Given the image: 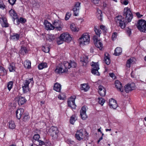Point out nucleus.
Masks as SVG:
<instances>
[{
  "label": "nucleus",
  "instance_id": "f257e3e1",
  "mask_svg": "<svg viewBox=\"0 0 146 146\" xmlns=\"http://www.w3.org/2000/svg\"><path fill=\"white\" fill-rule=\"evenodd\" d=\"M90 36L88 33L82 34L79 39V44L81 46H84L88 44L90 41Z\"/></svg>",
  "mask_w": 146,
  "mask_h": 146
},
{
  "label": "nucleus",
  "instance_id": "f03ea898",
  "mask_svg": "<svg viewBox=\"0 0 146 146\" xmlns=\"http://www.w3.org/2000/svg\"><path fill=\"white\" fill-rule=\"evenodd\" d=\"M115 21L117 25H119V27L122 29L124 28L125 27V19L121 16L119 15L115 18Z\"/></svg>",
  "mask_w": 146,
  "mask_h": 146
},
{
  "label": "nucleus",
  "instance_id": "7ed1b4c3",
  "mask_svg": "<svg viewBox=\"0 0 146 146\" xmlns=\"http://www.w3.org/2000/svg\"><path fill=\"white\" fill-rule=\"evenodd\" d=\"M137 27L141 32L145 33L146 31V21L143 19L139 20L137 25Z\"/></svg>",
  "mask_w": 146,
  "mask_h": 146
},
{
  "label": "nucleus",
  "instance_id": "20e7f679",
  "mask_svg": "<svg viewBox=\"0 0 146 146\" xmlns=\"http://www.w3.org/2000/svg\"><path fill=\"white\" fill-rule=\"evenodd\" d=\"M30 83L31 84L33 83L32 78L28 80H26L24 82L22 86L23 90L24 93H26L29 92V85Z\"/></svg>",
  "mask_w": 146,
  "mask_h": 146
},
{
  "label": "nucleus",
  "instance_id": "39448f33",
  "mask_svg": "<svg viewBox=\"0 0 146 146\" xmlns=\"http://www.w3.org/2000/svg\"><path fill=\"white\" fill-rule=\"evenodd\" d=\"M123 15L125 16V19L127 20L128 22H130L133 18L132 13L130 9L128 7H125L124 9Z\"/></svg>",
  "mask_w": 146,
  "mask_h": 146
},
{
  "label": "nucleus",
  "instance_id": "423d86ee",
  "mask_svg": "<svg viewBox=\"0 0 146 146\" xmlns=\"http://www.w3.org/2000/svg\"><path fill=\"white\" fill-rule=\"evenodd\" d=\"M54 29L56 28L57 30L60 31L63 28V24L60 20L56 19L52 22Z\"/></svg>",
  "mask_w": 146,
  "mask_h": 146
},
{
  "label": "nucleus",
  "instance_id": "0eeeda50",
  "mask_svg": "<svg viewBox=\"0 0 146 146\" xmlns=\"http://www.w3.org/2000/svg\"><path fill=\"white\" fill-rule=\"evenodd\" d=\"M64 62L60 66H58L55 70V72L57 74H59L62 73L66 72H68L67 68L66 66H65Z\"/></svg>",
  "mask_w": 146,
  "mask_h": 146
},
{
  "label": "nucleus",
  "instance_id": "6e6552de",
  "mask_svg": "<svg viewBox=\"0 0 146 146\" xmlns=\"http://www.w3.org/2000/svg\"><path fill=\"white\" fill-rule=\"evenodd\" d=\"M91 65L92 67V73L94 74L99 75V73L98 72V70L99 69V67L98 62H92L91 63Z\"/></svg>",
  "mask_w": 146,
  "mask_h": 146
},
{
  "label": "nucleus",
  "instance_id": "1a4fd4ad",
  "mask_svg": "<svg viewBox=\"0 0 146 146\" xmlns=\"http://www.w3.org/2000/svg\"><path fill=\"white\" fill-rule=\"evenodd\" d=\"M75 96H71L68 101V106L73 109H75L76 107V105L75 103Z\"/></svg>",
  "mask_w": 146,
  "mask_h": 146
},
{
  "label": "nucleus",
  "instance_id": "9d476101",
  "mask_svg": "<svg viewBox=\"0 0 146 146\" xmlns=\"http://www.w3.org/2000/svg\"><path fill=\"white\" fill-rule=\"evenodd\" d=\"M60 38L64 41L69 42L72 40V37L69 34L67 33H64L60 36Z\"/></svg>",
  "mask_w": 146,
  "mask_h": 146
},
{
  "label": "nucleus",
  "instance_id": "9b49d317",
  "mask_svg": "<svg viewBox=\"0 0 146 146\" xmlns=\"http://www.w3.org/2000/svg\"><path fill=\"white\" fill-rule=\"evenodd\" d=\"M80 7V3L77 2L75 3L73 9L74 15L76 16H78Z\"/></svg>",
  "mask_w": 146,
  "mask_h": 146
},
{
  "label": "nucleus",
  "instance_id": "f8f14e48",
  "mask_svg": "<svg viewBox=\"0 0 146 146\" xmlns=\"http://www.w3.org/2000/svg\"><path fill=\"white\" fill-rule=\"evenodd\" d=\"M58 133L57 128L56 127H52L49 130V134L54 138L57 137Z\"/></svg>",
  "mask_w": 146,
  "mask_h": 146
},
{
  "label": "nucleus",
  "instance_id": "ddd939ff",
  "mask_svg": "<svg viewBox=\"0 0 146 146\" xmlns=\"http://www.w3.org/2000/svg\"><path fill=\"white\" fill-rule=\"evenodd\" d=\"M86 109L87 107L85 106H84L80 111V115L83 120H85L87 118V115L86 113Z\"/></svg>",
  "mask_w": 146,
  "mask_h": 146
},
{
  "label": "nucleus",
  "instance_id": "4468645a",
  "mask_svg": "<svg viewBox=\"0 0 146 146\" xmlns=\"http://www.w3.org/2000/svg\"><path fill=\"white\" fill-rule=\"evenodd\" d=\"M135 85L134 83L128 84L125 86V90L127 93L135 89Z\"/></svg>",
  "mask_w": 146,
  "mask_h": 146
},
{
  "label": "nucleus",
  "instance_id": "2eb2a0df",
  "mask_svg": "<svg viewBox=\"0 0 146 146\" xmlns=\"http://www.w3.org/2000/svg\"><path fill=\"white\" fill-rule=\"evenodd\" d=\"M40 137L38 134H35L33 137L32 141L33 143L36 141H37L39 143V145H42L44 144V143L42 141L39 139Z\"/></svg>",
  "mask_w": 146,
  "mask_h": 146
},
{
  "label": "nucleus",
  "instance_id": "dca6fc26",
  "mask_svg": "<svg viewBox=\"0 0 146 146\" xmlns=\"http://www.w3.org/2000/svg\"><path fill=\"white\" fill-rule=\"evenodd\" d=\"M84 133H86V132H84L83 133L82 129H80L79 130H78L76 134V138L78 140H80L83 139L84 137L83 134Z\"/></svg>",
  "mask_w": 146,
  "mask_h": 146
},
{
  "label": "nucleus",
  "instance_id": "f3484780",
  "mask_svg": "<svg viewBox=\"0 0 146 146\" xmlns=\"http://www.w3.org/2000/svg\"><path fill=\"white\" fill-rule=\"evenodd\" d=\"M109 105L111 108L116 109L118 107V105L115 100L111 98L109 100Z\"/></svg>",
  "mask_w": 146,
  "mask_h": 146
},
{
  "label": "nucleus",
  "instance_id": "a211bd4d",
  "mask_svg": "<svg viewBox=\"0 0 146 146\" xmlns=\"http://www.w3.org/2000/svg\"><path fill=\"white\" fill-rule=\"evenodd\" d=\"M65 66H66L67 68V70L70 68H75L76 66V64L75 62L74 61H70L69 62H64Z\"/></svg>",
  "mask_w": 146,
  "mask_h": 146
},
{
  "label": "nucleus",
  "instance_id": "6ab92c4d",
  "mask_svg": "<svg viewBox=\"0 0 146 146\" xmlns=\"http://www.w3.org/2000/svg\"><path fill=\"white\" fill-rule=\"evenodd\" d=\"M0 23L2 27H9V24L7 22V19L4 17H2L0 18Z\"/></svg>",
  "mask_w": 146,
  "mask_h": 146
},
{
  "label": "nucleus",
  "instance_id": "aec40b11",
  "mask_svg": "<svg viewBox=\"0 0 146 146\" xmlns=\"http://www.w3.org/2000/svg\"><path fill=\"white\" fill-rule=\"evenodd\" d=\"M44 25L46 29L47 30H52L54 29L53 25L49 22L47 20L44 21Z\"/></svg>",
  "mask_w": 146,
  "mask_h": 146
},
{
  "label": "nucleus",
  "instance_id": "412c9836",
  "mask_svg": "<svg viewBox=\"0 0 146 146\" xmlns=\"http://www.w3.org/2000/svg\"><path fill=\"white\" fill-rule=\"evenodd\" d=\"M24 109L22 108L18 109L16 112V116L17 119H19L23 114Z\"/></svg>",
  "mask_w": 146,
  "mask_h": 146
},
{
  "label": "nucleus",
  "instance_id": "4be33fe9",
  "mask_svg": "<svg viewBox=\"0 0 146 146\" xmlns=\"http://www.w3.org/2000/svg\"><path fill=\"white\" fill-rule=\"evenodd\" d=\"M115 84L116 87L118 90L121 92L123 91V89L122 87V84L118 80L116 81Z\"/></svg>",
  "mask_w": 146,
  "mask_h": 146
},
{
  "label": "nucleus",
  "instance_id": "5701e85b",
  "mask_svg": "<svg viewBox=\"0 0 146 146\" xmlns=\"http://www.w3.org/2000/svg\"><path fill=\"white\" fill-rule=\"evenodd\" d=\"M98 92L100 95L102 96H105L106 92V90L103 86H99L98 87Z\"/></svg>",
  "mask_w": 146,
  "mask_h": 146
},
{
  "label": "nucleus",
  "instance_id": "b1692460",
  "mask_svg": "<svg viewBox=\"0 0 146 146\" xmlns=\"http://www.w3.org/2000/svg\"><path fill=\"white\" fill-rule=\"evenodd\" d=\"M80 61L83 62V66H85L88 61V58L87 55H84L80 58Z\"/></svg>",
  "mask_w": 146,
  "mask_h": 146
},
{
  "label": "nucleus",
  "instance_id": "393cba45",
  "mask_svg": "<svg viewBox=\"0 0 146 146\" xmlns=\"http://www.w3.org/2000/svg\"><path fill=\"white\" fill-rule=\"evenodd\" d=\"M27 101V100L24 97L20 96L18 97V102L19 105L24 104Z\"/></svg>",
  "mask_w": 146,
  "mask_h": 146
},
{
  "label": "nucleus",
  "instance_id": "a878e982",
  "mask_svg": "<svg viewBox=\"0 0 146 146\" xmlns=\"http://www.w3.org/2000/svg\"><path fill=\"white\" fill-rule=\"evenodd\" d=\"M104 60L105 63L107 65H109L110 63V57L108 54L107 53H105Z\"/></svg>",
  "mask_w": 146,
  "mask_h": 146
},
{
  "label": "nucleus",
  "instance_id": "bb28decb",
  "mask_svg": "<svg viewBox=\"0 0 146 146\" xmlns=\"http://www.w3.org/2000/svg\"><path fill=\"white\" fill-rule=\"evenodd\" d=\"M20 35L17 33H14L11 35L10 39L14 41H17L19 40Z\"/></svg>",
  "mask_w": 146,
  "mask_h": 146
},
{
  "label": "nucleus",
  "instance_id": "cd10ccee",
  "mask_svg": "<svg viewBox=\"0 0 146 146\" xmlns=\"http://www.w3.org/2000/svg\"><path fill=\"white\" fill-rule=\"evenodd\" d=\"M70 28L72 31L77 32L79 31V28L76 27L74 23H72L70 25Z\"/></svg>",
  "mask_w": 146,
  "mask_h": 146
},
{
  "label": "nucleus",
  "instance_id": "c85d7f7f",
  "mask_svg": "<svg viewBox=\"0 0 146 146\" xmlns=\"http://www.w3.org/2000/svg\"><path fill=\"white\" fill-rule=\"evenodd\" d=\"M9 13L10 16L14 19L17 18V14L14 10H10L9 12Z\"/></svg>",
  "mask_w": 146,
  "mask_h": 146
},
{
  "label": "nucleus",
  "instance_id": "c756f323",
  "mask_svg": "<svg viewBox=\"0 0 146 146\" xmlns=\"http://www.w3.org/2000/svg\"><path fill=\"white\" fill-rule=\"evenodd\" d=\"M90 88L88 85L86 84H84L81 85L80 89L85 92L87 91Z\"/></svg>",
  "mask_w": 146,
  "mask_h": 146
},
{
  "label": "nucleus",
  "instance_id": "7c9ffc66",
  "mask_svg": "<svg viewBox=\"0 0 146 146\" xmlns=\"http://www.w3.org/2000/svg\"><path fill=\"white\" fill-rule=\"evenodd\" d=\"M54 89L56 92H60L61 90V85L58 83H56L54 85Z\"/></svg>",
  "mask_w": 146,
  "mask_h": 146
},
{
  "label": "nucleus",
  "instance_id": "2f4dec72",
  "mask_svg": "<svg viewBox=\"0 0 146 146\" xmlns=\"http://www.w3.org/2000/svg\"><path fill=\"white\" fill-rule=\"evenodd\" d=\"M95 44V46L99 48L100 50H101L103 48L102 43L98 40H96Z\"/></svg>",
  "mask_w": 146,
  "mask_h": 146
},
{
  "label": "nucleus",
  "instance_id": "473e14b6",
  "mask_svg": "<svg viewBox=\"0 0 146 146\" xmlns=\"http://www.w3.org/2000/svg\"><path fill=\"white\" fill-rule=\"evenodd\" d=\"M31 62L30 61L27 60L24 62V65L25 68L29 69L31 68Z\"/></svg>",
  "mask_w": 146,
  "mask_h": 146
},
{
  "label": "nucleus",
  "instance_id": "72a5a7b5",
  "mask_svg": "<svg viewBox=\"0 0 146 146\" xmlns=\"http://www.w3.org/2000/svg\"><path fill=\"white\" fill-rule=\"evenodd\" d=\"M7 71L4 68L0 66V76H3L6 75Z\"/></svg>",
  "mask_w": 146,
  "mask_h": 146
},
{
  "label": "nucleus",
  "instance_id": "f704fd0d",
  "mask_svg": "<svg viewBox=\"0 0 146 146\" xmlns=\"http://www.w3.org/2000/svg\"><path fill=\"white\" fill-rule=\"evenodd\" d=\"M96 14L98 18L101 21L102 20V11L100 10L97 9Z\"/></svg>",
  "mask_w": 146,
  "mask_h": 146
},
{
  "label": "nucleus",
  "instance_id": "c9c22d12",
  "mask_svg": "<svg viewBox=\"0 0 146 146\" xmlns=\"http://www.w3.org/2000/svg\"><path fill=\"white\" fill-rule=\"evenodd\" d=\"M47 67V64L45 62H42L38 66V68L39 70H42L44 68H46Z\"/></svg>",
  "mask_w": 146,
  "mask_h": 146
},
{
  "label": "nucleus",
  "instance_id": "e433bc0d",
  "mask_svg": "<svg viewBox=\"0 0 146 146\" xmlns=\"http://www.w3.org/2000/svg\"><path fill=\"white\" fill-rule=\"evenodd\" d=\"M134 60L133 58H131L127 60L126 64V66L127 67L129 68L130 67L131 64L134 62Z\"/></svg>",
  "mask_w": 146,
  "mask_h": 146
},
{
  "label": "nucleus",
  "instance_id": "4c0bfd02",
  "mask_svg": "<svg viewBox=\"0 0 146 146\" xmlns=\"http://www.w3.org/2000/svg\"><path fill=\"white\" fill-rule=\"evenodd\" d=\"M9 128L11 129H13L15 128L16 127L15 122L13 121H11L9 122Z\"/></svg>",
  "mask_w": 146,
  "mask_h": 146
},
{
  "label": "nucleus",
  "instance_id": "58836bf2",
  "mask_svg": "<svg viewBox=\"0 0 146 146\" xmlns=\"http://www.w3.org/2000/svg\"><path fill=\"white\" fill-rule=\"evenodd\" d=\"M122 51V49L121 48L117 47L115 50L114 54L116 56L119 55L121 53Z\"/></svg>",
  "mask_w": 146,
  "mask_h": 146
},
{
  "label": "nucleus",
  "instance_id": "ea45409f",
  "mask_svg": "<svg viewBox=\"0 0 146 146\" xmlns=\"http://www.w3.org/2000/svg\"><path fill=\"white\" fill-rule=\"evenodd\" d=\"M15 63L14 62H12L10 64L9 69L10 72H12L15 71Z\"/></svg>",
  "mask_w": 146,
  "mask_h": 146
},
{
  "label": "nucleus",
  "instance_id": "a19ab883",
  "mask_svg": "<svg viewBox=\"0 0 146 146\" xmlns=\"http://www.w3.org/2000/svg\"><path fill=\"white\" fill-rule=\"evenodd\" d=\"M77 119V118L75 115H73L70 118V122L72 124H73L75 121Z\"/></svg>",
  "mask_w": 146,
  "mask_h": 146
},
{
  "label": "nucleus",
  "instance_id": "79ce46f5",
  "mask_svg": "<svg viewBox=\"0 0 146 146\" xmlns=\"http://www.w3.org/2000/svg\"><path fill=\"white\" fill-rule=\"evenodd\" d=\"M42 49L43 52L46 53H48L50 50L49 46L47 45H45L42 47Z\"/></svg>",
  "mask_w": 146,
  "mask_h": 146
},
{
  "label": "nucleus",
  "instance_id": "37998d69",
  "mask_svg": "<svg viewBox=\"0 0 146 146\" xmlns=\"http://www.w3.org/2000/svg\"><path fill=\"white\" fill-rule=\"evenodd\" d=\"M20 52L22 54H24L28 52V51L26 48L24 46L21 47V49L20 50Z\"/></svg>",
  "mask_w": 146,
  "mask_h": 146
},
{
  "label": "nucleus",
  "instance_id": "c03bdc74",
  "mask_svg": "<svg viewBox=\"0 0 146 146\" xmlns=\"http://www.w3.org/2000/svg\"><path fill=\"white\" fill-rule=\"evenodd\" d=\"M13 82L11 81L8 82L7 84V88L9 91H10L12 88L13 86Z\"/></svg>",
  "mask_w": 146,
  "mask_h": 146
},
{
  "label": "nucleus",
  "instance_id": "a18cd8bd",
  "mask_svg": "<svg viewBox=\"0 0 146 146\" xmlns=\"http://www.w3.org/2000/svg\"><path fill=\"white\" fill-rule=\"evenodd\" d=\"M98 102L102 106H103L105 102V100L102 98H98Z\"/></svg>",
  "mask_w": 146,
  "mask_h": 146
},
{
  "label": "nucleus",
  "instance_id": "49530a36",
  "mask_svg": "<svg viewBox=\"0 0 146 146\" xmlns=\"http://www.w3.org/2000/svg\"><path fill=\"white\" fill-rule=\"evenodd\" d=\"M94 31L96 34L98 36H100V34L101 33V31L96 27H94Z\"/></svg>",
  "mask_w": 146,
  "mask_h": 146
},
{
  "label": "nucleus",
  "instance_id": "de8ad7c7",
  "mask_svg": "<svg viewBox=\"0 0 146 146\" xmlns=\"http://www.w3.org/2000/svg\"><path fill=\"white\" fill-rule=\"evenodd\" d=\"M100 28L102 30L104 33H106L107 32L108 29L105 26L103 25H101L100 26Z\"/></svg>",
  "mask_w": 146,
  "mask_h": 146
},
{
  "label": "nucleus",
  "instance_id": "09e8293b",
  "mask_svg": "<svg viewBox=\"0 0 146 146\" xmlns=\"http://www.w3.org/2000/svg\"><path fill=\"white\" fill-rule=\"evenodd\" d=\"M66 98V95L64 93H60L58 96V98L60 100H64Z\"/></svg>",
  "mask_w": 146,
  "mask_h": 146
},
{
  "label": "nucleus",
  "instance_id": "8fccbe9b",
  "mask_svg": "<svg viewBox=\"0 0 146 146\" xmlns=\"http://www.w3.org/2000/svg\"><path fill=\"white\" fill-rule=\"evenodd\" d=\"M30 118L29 115L27 114H24V116L23 117V120L24 121H28Z\"/></svg>",
  "mask_w": 146,
  "mask_h": 146
},
{
  "label": "nucleus",
  "instance_id": "3c124183",
  "mask_svg": "<svg viewBox=\"0 0 146 146\" xmlns=\"http://www.w3.org/2000/svg\"><path fill=\"white\" fill-rule=\"evenodd\" d=\"M71 15V13L69 12H67L65 15V20H67L69 19Z\"/></svg>",
  "mask_w": 146,
  "mask_h": 146
},
{
  "label": "nucleus",
  "instance_id": "603ef678",
  "mask_svg": "<svg viewBox=\"0 0 146 146\" xmlns=\"http://www.w3.org/2000/svg\"><path fill=\"white\" fill-rule=\"evenodd\" d=\"M117 36V33L116 32H114L112 34L111 38L113 40H114L116 39Z\"/></svg>",
  "mask_w": 146,
  "mask_h": 146
},
{
  "label": "nucleus",
  "instance_id": "864d4df0",
  "mask_svg": "<svg viewBox=\"0 0 146 146\" xmlns=\"http://www.w3.org/2000/svg\"><path fill=\"white\" fill-rule=\"evenodd\" d=\"M64 40L61 39L60 38V36L57 40V42L58 45L60 44L63 43Z\"/></svg>",
  "mask_w": 146,
  "mask_h": 146
},
{
  "label": "nucleus",
  "instance_id": "5fc2aeb1",
  "mask_svg": "<svg viewBox=\"0 0 146 146\" xmlns=\"http://www.w3.org/2000/svg\"><path fill=\"white\" fill-rule=\"evenodd\" d=\"M120 2L121 4L125 5H127L129 3L128 0H121Z\"/></svg>",
  "mask_w": 146,
  "mask_h": 146
},
{
  "label": "nucleus",
  "instance_id": "6e6d98bb",
  "mask_svg": "<svg viewBox=\"0 0 146 146\" xmlns=\"http://www.w3.org/2000/svg\"><path fill=\"white\" fill-rule=\"evenodd\" d=\"M54 39V36L53 35H49L48 40L49 41H53Z\"/></svg>",
  "mask_w": 146,
  "mask_h": 146
},
{
  "label": "nucleus",
  "instance_id": "4d7b16f0",
  "mask_svg": "<svg viewBox=\"0 0 146 146\" xmlns=\"http://www.w3.org/2000/svg\"><path fill=\"white\" fill-rule=\"evenodd\" d=\"M19 21L21 23H24L26 21V20L25 18L21 17L20 18Z\"/></svg>",
  "mask_w": 146,
  "mask_h": 146
},
{
  "label": "nucleus",
  "instance_id": "13d9d810",
  "mask_svg": "<svg viewBox=\"0 0 146 146\" xmlns=\"http://www.w3.org/2000/svg\"><path fill=\"white\" fill-rule=\"evenodd\" d=\"M5 8V6L2 2H0V8L2 9H3Z\"/></svg>",
  "mask_w": 146,
  "mask_h": 146
},
{
  "label": "nucleus",
  "instance_id": "bf43d9fd",
  "mask_svg": "<svg viewBox=\"0 0 146 146\" xmlns=\"http://www.w3.org/2000/svg\"><path fill=\"white\" fill-rule=\"evenodd\" d=\"M10 4L13 5H14L15 3L16 0H7Z\"/></svg>",
  "mask_w": 146,
  "mask_h": 146
},
{
  "label": "nucleus",
  "instance_id": "052dcab7",
  "mask_svg": "<svg viewBox=\"0 0 146 146\" xmlns=\"http://www.w3.org/2000/svg\"><path fill=\"white\" fill-rule=\"evenodd\" d=\"M110 76L113 79H115L116 78V77L115 74L113 73H109Z\"/></svg>",
  "mask_w": 146,
  "mask_h": 146
},
{
  "label": "nucleus",
  "instance_id": "680f3d73",
  "mask_svg": "<svg viewBox=\"0 0 146 146\" xmlns=\"http://www.w3.org/2000/svg\"><path fill=\"white\" fill-rule=\"evenodd\" d=\"M92 2L95 4H97L100 2V0H92Z\"/></svg>",
  "mask_w": 146,
  "mask_h": 146
},
{
  "label": "nucleus",
  "instance_id": "e2e57ef3",
  "mask_svg": "<svg viewBox=\"0 0 146 146\" xmlns=\"http://www.w3.org/2000/svg\"><path fill=\"white\" fill-rule=\"evenodd\" d=\"M137 17L139 18H141V17L143 16V15H140V13L139 12H137L136 14Z\"/></svg>",
  "mask_w": 146,
  "mask_h": 146
},
{
  "label": "nucleus",
  "instance_id": "0e129e2a",
  "mask_svg": "<svg viewBox=\"0 0 146 146\" xmlns=\"http://www.w3.org/2000/svg\"><path fill=\"white\" fill-rule=\"evenodd\" d=\"M127 34L129 36L130 35L131 33V31L130 29H128V30H127Z\"/></svg>",
  "mask_w": 146,
  "mask_h": 146
},
{
  "label": "nucleus",
  "instance_id": "69168bd1",
  "mask_svg": "<svg viewBox=\"0 0 146 146\" xmlns=\"http://www.w3.org/2000/svg\"><path fill=\"white\" fill-rule=\"evenodd\" d=\"M94 46L91 47L90 49V52L91 53H93L94 52Z\"/></svg>",
  "mask_w": 146,
  "mask_h": 146
},
{
  "label": "nucleus",
  "instance_id": "338daca9",
  "mask_svg": "<svg viewBox=\"0 0 146 146\" xmlns=\"http://www.w3.org/2000/svg\"><path fill=\"white\" fill-rule=\"evenodd\" d=\"M102 139H103V137H102V136L101 137H100L99 139V140H98V143L100 142V141H101L102 140Z\"/></svg>",
  "mask_w": 146,
  "mask_h": 146
},
{
  "label": "nucleus",
  "instance_id": "774afa93",
  "mask_svg": "<svg viewBox=\"0 0 146 146\" xmlns=\"http://www.w3.org/2000/svg\"><path fill=\"white\" fill-rule=\"evenodd\" d=\"M106 131L107 132L108 131H110L111 130V129H105Z\"/></svg>",
  "mask_w": 146,
  "mask_h": 146
}]
</instances>
